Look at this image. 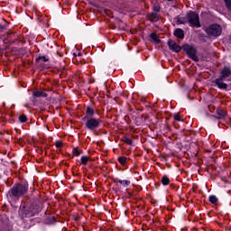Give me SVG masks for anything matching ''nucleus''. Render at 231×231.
I'll return each mask as SVG.
<instances>
[{"label":"nucleus","instance_id":"13","mask_svg":"<svg viewBox=\"0 0 231 231\" xmlns=\"http://www.w3.org/2000/svg\"><path fill=\"white\" fill-rule=\"evenodd\" d=\"M217 118H225V116H226V112H225V110H222V109H217Z\"/></svg>","mask_w":231,"mask_h":231},{"label":"nucleus","instance_id":"12","mask_svg":"<svg viewBox=\"0 0 231 231\" xmlns=\"http://www.w3.org/2000/svg\"><path fill=\"white\" fill-rule=\"evenodd\" d=\"M173 35L178 39H185V32L182 29H176L173 32Z\"/></svg>","mask_w":231,"mask_h":231},{"label":"nucleus","instance_id":"5","mask_svg":"<svg viewBox=\"0 0 231 231\" xmlns=\"http://www.w3.org/2000/svg\"><path fill=\"white\" fill-rule=\"evenodd\" d=\"M100 119L90 117L87 119L85 125L87 129H89V131H95V129H98V127H100Z\"/></svg>","mask_w":231,"mask_h":231},{"label":"nucleus","instance_id":"20","mask_svg":"<svg viewBox=\"0 0 231 231\" xmlns=\"http://www.w3.org/2000/svg\"><path fill=\"white\" fill-rule=\"evenodd\" d=\"M42 60L43 62H48V59L45 56H40L36 59V62Z\"/></svg>","mask_w":231,"mask_h":231},{"label":"nucleus","instance_id":"3","mask_svg":"<svg viewBox=\"0 0 231 231\" xmlns=\"http://www.w3.org/2000/svg\"><path fill=\"white\" fill-rule=\"evenodd\" d=\"M182 50L185 51L189 59L194 60L195 62H198L199 60V58H198V51L194 46L184 44L182 45Z\"/></svg>","mask_w":231,"mask_h":231},{"label":"nucleus","instance_id":"17","mask_svg":"<svg viewBox=\"0 0 231 231\" xmlns=\"http://www.w3.org/2000/svg\"><path fill=\"white\" fill-rule=\"evenodd\" d=\"M151 39L152 41H154V42H156L157 44H160L161 41L160 39L158 38V35H156V33H152L151 34Z\"/></svg>","mask_w":231,"mask_h":231},{"label":"nucleus","instance_id":"33","mask_svg":"<svg viewBox=\"0 0 231 231\" xmlns=\"http://www.w3.org/2000/svg\"><path fill=\"white\" fill-rule=\"evenodd\" d=\"M79 55L80 56L81 54H80V53H79Z\"/></svg>","mask_w":231,"mask_h":231},{"label":"nucleus","instance_id":"10","mask_svg":"<svg viewBox=\"0 0 231 231\" xmlns=\"http://www.w3.org/2000/svg\"><path fill=\"white\" fill-rule=\"evenodd\" d=\"M231 76V69L228 67H224V69L221 70L220 73V79H223L225 80V79H228V77Z\"/></svg>","mask_w":231,"mask_h":231},{"label":"nucleus","instance_id":"30","mask_svg":"<svg viewBox=\"0 0 231 231\" xmlns=\"http://www.w3.org/2000/svg\"><path fill=\"white\" fill-rule=\"evenodd\" d=\"M56 147H58V148L62 147V143L61 142L56 143Z\"/></svg>","mask_w":231,"mask_h":231},{"label":"nucleus","instance_id":"9","mask_svg":"<svg viewBox=\"0 0 231 231\" xmlns=\"http://www.w3.org/2000/svg\"><path fill=\"white\" fill-rule=\"evenodd\" d=\"M223 80L225 79H223L222 78H218L214 80V84H216V86H217L219 89H226V88H228V85H226V83H224Z\"/></svg>","mask_w":231,"mask_h":231},{"label":"nucleus","instance_id":"23","mask_svg":"<svg viewBox=\"0 0 231 231\" xmlns=\"http://www.w3.org/2000/svg\"><path fill=\"white\" fill-rule=\"evenodd\" d=\"M227 10L231 12V0H224Z\"/></svg>","mask_w":231,"mask_h":231},{"label":"nucleus","instance_id":"25","mask_svg":"<svg viewBox=\"0 0 231 231\" xmlns=\"http://www.w3.org/2000/svg\"><path fill=\"white\" fill-rule=\"evenodd\" d=\"M173 117H174V120H177V122H183V119L180 117V114H174Z\"/></svg>","mask_w":231,"mask_h":231},{"label":"nucleus","instance_id":"1","mask_svg":"<svg viewBox=\"0 0 231 231\" xmlns=\"http://www.w3.org/2000/svg\"><path fill=\"white\" fill-rule=\"evenodd\" d=\"M28 192V186L24 184H16L8 191V196L12 199H19L21 196H24Z\"/></svg>","mask_w":231,"mask_h":231},{"label":"nucleus","instance_id":"7","mask_svg":"<svg viewBox=\"0 0 231 231\" xmlns=\"http://www.w3.org/2000/svg\"><path fill=\"white\" fill-rule=\"evenodd\" d=\"M48 95L42 91H34L32 97V101L33 104H37V98H46Z\"/></svg>","mask_w":231,"mask_h":231},{"label":"nucleus","instance_id":"11","mask_svg":"<svg viewBox=\"0 0 231 231\" xmlns=\"http://www.w3.org/2000/svg\"><path fill=\"white\" fill-rule=\"evenodd\" d=\"M148 21H151V23H158V21H160V15L156 13H152L148 15Z\"/></svg>","mask_w":231,"mask_h":231},{"label":"nucleus","instance_id":"24","mask_svg":"<svg viewBox=\"0 0 231 231\" xmlns=\"http://www.w3.org/2000/svg\"><path fill=\"white\" fill-rule=\"evenodd\" d=\"M26 120H28L26 116L23 115V116H19V121L22 122V124H24V122H26Z\"/></svg>","mask_w":231,"mask_h":231},{"label":"nucleus","instance_id":"22","mask_svg":"<svg viewBox=\"0 0 231 231\" xmlns=\"http://www.w3.org/2000/svg\"><path fill=\"white\" fill-rule=\"evenodd\" d=\"M87 115H88L89 116H93V115H95V111L92 108L88 107Z\"/></svg>","mask_w":231,"mask_h":231},{"label":"nucleus","instance_id":"6","mask_svg":"<svg viewBox=\"0 0 231 231\" xmlns=\"http://www.w3.org/2000/svg\"><path fill=\"white\" fill-rule=\"evenodd\" d=\"M38 212H41V207L37 205H32L25 210V217H33Z\"/></svg>","mask_w":231,"mask_h":231},{"label":"nucleus","instance_id":"28","mask_svg":"<svg viewBox=\"0 0 231 231\" xmlns=\"http://www.w3.org/2000/svg\"><path fill=\"white\" fill-rule=\"evenodd\" d=\"M152 8H153V11H154V12H160V10H161V7H160L159 5H153Z\"/></svg>","mask_w":231,"mask_h":231},{"label":"nucleus","instance_id":"15","mask_svg":"<svg viewBox=\"0 0 231 231\" xmlns=\"http://www.w3.org/2000/svg\"><path fill=\"white\" fill-rule=\"evenodd\" d=\"M162 185L167 186L169 183H171V180H169V177L163 176L162 179Z\"/></svg>","mask_w":231,"mask_h":231},{"label":"nucleus","instance_id":"31","mask_svg":"<svg viewBox=\"0 0 231 231\" xmlns=\"http://www.w3.org/2000/svg\"><path fill=\"white\" fill-rule=\"evenodd\" d=\"M0 30H6V27L0 23Z\"/></svg>","mask_w":231,"mask_h":231},{"label":"nucleus","instance_id":"29","mask_svg":"<svg viewBox=\"0 0 231 231\" xmlns=\"http://www.w3.org/2000/svg\"><path fill=\"white\" fill-rule=\"evenodd\" d=\"M125 143L128 144V145H132L133 144V141L131 139H126Z\"/></svg>","mask_w":231,"mask_h":231},{"label":"nucleus","instance_id":"32","mask_svg":"<svg viewBox=\"0 0 231 231\" xmlns=\"http://www.w3.org/2000/svg\"><path fill=\"white\" fill-rule=\"evenodd\" d=\"M166 1L172 2V1H174V0H166Z\"/></svg>","mask_w":231,"mask_h":231},{"label":"nucleus","instance_id":"4","mask_svg":"<svg viewBox=\"0 0 231 231\" xmlns=\"http://www.w3.org/2000/svg\"><path fill=\"white\" fill-rule=\"evenodd\" d=\"M188 23L189 26H194L195 28H201V23H199V15L195 12L190 11L187 14Z\"/></svg>","mask_w":231,"mask_h":231},{"label":"nucleus","instance_id":"14","mask_svg":"<svg viewBox=\"0 0 231 231\" xmlns=\"http://www.w3.org/2000/svg\"><path fill=\"white\" fill-rule=\"evenodd\" d=\"M187 23H189V19L185 17H180L177 20V24H187Z\"/></svg>","mask_w":231,"mask_h":231},{"label":"nucleus","instance_id":"27","mask_svg":"<svg viewBox=\"0 0 231 231\" xmlns=\"http://www.w3.org/2000/svg\"><path fill=\"white\" fill-rule=\"evenodd\" d=\"M0 23H2L5 28L8 27V23H7L6 20H5V19H2V20L0 21Z\"/></svg>","mask_w":231,"mask_h":231},{"label":"nucleus","instance_id":"21","mask_svg":"<svg viewBox=\"0 0 231 231\" xmlns=\"http://www.w3.org/2000/svg\"><path fill=\"white\" fill-rule=\"evenodd\" d=\"M88 160L89 158H88V156L81 157V162L83 163V165H88Z\"/></svg>","mask_w":231,"mask_h":231},{"label":"nucleus","instance_id":"18","mask_svg":"<svg viewBox=\"0 0 231 231\" xmlns=\"http://www.w3.org/2000/svg\"><path fill=\"white\" fill-rule=\"evenodd\" d=\"M209 201L212 205H216V203H217V197H216V195L209 196Z\"/></svg>","mask_w":231,"mask_h":231},{"label":"nucleus","instance_id":"19","mask_svg":"<svg viewBox=\"0 0 231 231\" xmlns=\"http://www.w3.org/2000/svg\"><path fill=\"white\" fill-rule=\"evenodd\" d=\"M118 162L119 163H121V165H125V163L127 162V157H119Z\"/></svg>","mask_w":231,"mask_h":231},{"label":"nucleus","instance_id":"16","mask_svg":"<svg viewBox=\"0 0 231 231\" xmlns=\"http://www.w3.org/2000/svg\"><path fill=\"white\" fill-rule=\"evenodd\" d=\"M117 181L124 187H129L131 185V181H129V180H118Z\"/></svg>","mask_w":231,"mask_h":231},{"label":"nucleus","instance_id":"2","mask_svg":"<svg viewBox=\"0 0 231 231\" xmlns=\"http://www.w3.org/2000/svg\"><path fill=\"white\" fill-rule=\"evenodd\" d=\"M205 32L208 35H209V37H219L223 32V28L221 25L214 23L207 27Z\"/></svg>","mask_w":231,"mask_h":231},{"label":"nucleus","instance_id":"26","mask_svg":"<svg viewBox=\"0 0 231 231\" xmlns=\"http://www.w3.org/2000/svg\"><path fill=\"white\" fill-rule=\"evenodd\" d=\"M72 154L73 156H80V152L77 148H73Z\"/></svg>","mask_w":231,"mask_h":231},{"label":"nucleus","instance_id":"8","mask_svg":"<svg viewBox=\"0 0 231 231\" xmlns=\"http://www.w3.org/2000/svg\"><path fill=\"white\" fill-rule=\"evenodd\" d=\"M168 46L171 51H175L176 53H180V51H181V47L172 40L168 41Z\"/></svg>","mask_w":231,"mask_h":231}]
</instances>
